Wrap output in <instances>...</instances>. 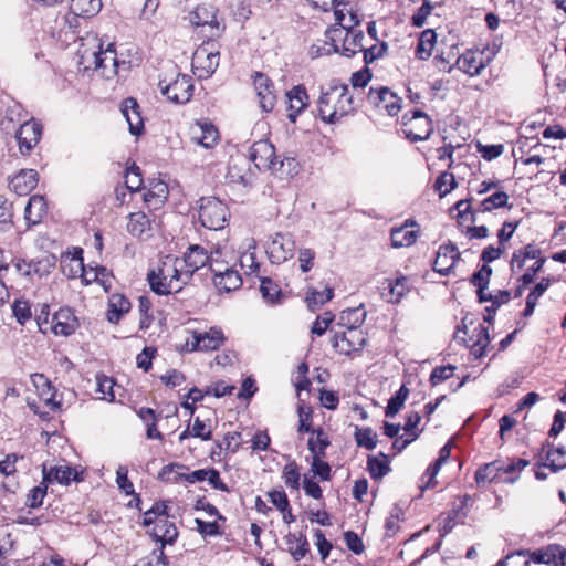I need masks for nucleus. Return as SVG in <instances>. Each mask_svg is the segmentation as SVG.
<instances>
[{"instance_id":"obj_1","label":"nucleus","mask_w":566,"mask_h":566,"mask_svg":"<svg viewBox=\"0 0 566 566\" xmlns=\"http://www.w3.org/2000/svg\"><path fill=\"white\" fill-rule=\"evenodd\" d=\"M354 109L353 96L346 84L332 85L318 98V115L327 124L338 123Z\"/></svg>"},{"instance_id":"obj_2","label":"nucleus","mask_w":566,"mask_h":566,"mask_svg":"<svg viewBox=\"0 0 566 566\" xmlns=\"http://www.w3.org/2000/svg\"><path fill=\"white\" fill-rule=\"evenodd\" d=\"M198 220L209 230H221L230 217L227 205L216 197H202L197 201Z\"/></svg>"},{"instance_id":"obj_3","label":"nucleus","mask_w":566,"mask_h":566,"mask_svg":"<svg viewBox=\"0 0 566 566\" xmlns=\"http://www.w3.org/2000/svg\"><path fill=\"white\" fill-rule=\"evenodd\" d=\"M401 124L406 137L413 143L428 139L433 132L431 118L420 109L405 113Z\"/></svg>"},{"instance_id":"obj_4","label":"nucleus","mask_w":566,"mask_h":566,"mask_svg":"<svg viewBox=\"0 0 566 566\" xmlns=\"http://www.w3.org/2000/svg\"><path fill=\"white\" fill-rule=\"evenodd\" d=\"M159 87L163 95L176 104L189 102L193 93L192 78L186 74H178L177 77L169 83L160 81Z\"/></svg>"},{"instance_id":"obj_5","label":"nucleus","mask_w":566,"mask_h":566,"mask_svg":"<svg viewBox=\"0 0 566 566\" xmlns=\"http://www.w3.org/2000/svg\"><path fill=\"white\" fill-rule=\"evenodd\" d=\"M213 46V43L207 42L201 44L193 53L192 67L197 71L199 77L211 76L219 65L220 54Z\"/></svg>"},{"instance_id":"obj_6","label":"nucleus","mask_w":566,"mask_h":566,"mask_svg":"<svg viewBox=\"0 0 566 566\" xmlns=\"http://www.w3.org/2000/svg\"><path fill=\"white\" fill-rule=\"evenodd\" d=\"M249 159L259 170L276 172L277 157L274 146L266 139H260L250 147Z\"/></svg>"},{"instance_id":"obj_7","label":"nucleus","mask_w":566,"mask_h":566,"mask_svg":"<svg viewBox=\"0 0 566 566\" xmlns=\"http://www.w3.org/2000/svg\"><path fill=\"white\" fill-rule=\"evenodd\" d=\"M295 241L290 233H275L266 247L271 263L281 264L293 258Z\"/></svg>"},{"instance_id":"obj_8","label":"nucleus","mask_w":566,"mask_h":566,"mask_svg":"<svg viewBox=\"0 0 566 566\" xmlns=\"http://www.w3.org/2000/svg\"><path fill=\"white\" fill-rule=\"evenodd\" d=\"M366 342V336L359 328H346L343 332H335L332 339L333 347L344 355L361 350Z\"/></svg>"},{"instance_id":"obj_9","label":"nucleus","mask_w":566,"mask_h":566,"mask_svg":"<svg viewBox=\"0 0 566 566\" xmlns=\"http://www.w3.org/2000/svg\"><path fill=\"white\" fill-rule=\"evenodd\" d=\"M214 262L216 263L213 264L212 269V280L218 291L229 293L240 289L243 280L239 271L235 269L237 265L226 268L224 264L217 262L216 260Z\"/></svg>"},{"instance_id":"obj_10","label":"nucleus","mask_w":566,"mask_h":566,"mask_svg":"<svg viewBox=\"0 0 566 566\" xmlns=\"http://www.w3.org/2000/svg\"><path fill=\"white\" fill-rule=\"evenodd\" d=\"M149 534L154 541L160 543L158 558L161 559L165 565H167L168 560L164 554V548L166 545H172L177 541L179 532L176 524L169 518L160 517L159 521L156 522V525L153 526Z\"/></svg>"},{"instance_id":"obj_11","label":"nucleus","mask_w":566,"mask_h":566,"mask_svg":"<svg viewBox=\"0 0 566 566\" xmlns=\"http://www.w3.org/2000/svg\"><path fill=\"white\" fill-rule=\"evenodd\" d=\"M21 154H29L40 142L42 126L34 119L24 120L14 132Z\"/></svg>"},{"instance_id":"obj_12","label":"nucleus","mask_w":566,"mask_h":566,"mask_svg":"<svg viewBox=\"0 0 566 566\" xmlns=\"http://www.w3.org/2000/svg\"><path fill=\"white\" fill-rule=\"evenodd\" d=\"M528 560L535 564H545L548 566L566 565V548L558 544H549L545 547L530 551L526 553Z\"/></svg>"},{"instance_id":"obj_13","label":"nucleus","mask_w":566,"mask_h":566,"mask_svg":"<svg viewBox=\"0 0 566 566\" xmlns=\"http://www.w3.org/2000/svg\"><path fill=\"white\" fill-rule=\"evenodd\" d=\"M460 258L461 253L459 252L458 247L453 242L449 241L439 248L432 269L434 272L447 276L451 273Z\"/></svg>"},{"instance_id":"obj_14","label":"nucleus","mask_w":566,"mask_h":566,"mask_svg":"<svg viewBox=\"0 0 566 566\" xmlns=\"http://www.w3.org/2000/svg\"><path fill=\"white\" fill-rule=\"evenodd\" d=\"M368 101L374 106H380L382 104L390 116L397 115L401 109V97L386 86L379 88L371 87L368 92Z\"/></svg>"},{"instance_id":"obj_15","label":"nucleus","mask_w":566,"mask_h":566,"mask_svg":"<svg viewBox=\"0 0 566 566\" xmlns=\"http://www.w3.org/2000/svg\"><path fill=\"white\" fill-rule=\"evenodd\" d=\"M221 329L212 327L209 332L195 333L191 340H187V346L191 352L195 350H217L224 342Z\"/></svg>"},{"instance_id":"obj_16","label":"nucleus","mask_w":566,"mask_h":566,"mask_svg":"<svg viewBox=\"0 0 566 566\" xmlns=\"http://www.w3.org/2000/svg\"><path fill=\"white\" fill-rule=\"evenodd\" d=\"M253 83L262 111L266 113L271 112L276 104V95L272 81L265 74L255 72Z\"/></svg>"},{"instance_id":"obj_17","label":"nucleus","mask_w":566,"mask_h":566,"mask_svg":"<svg viewBox=\"0 0 566 566\" xmlns=\"http://www.w3.org/2000/svg\"><path fill=\"white\" fill-rule=\"evenodd\" d=\"M287 118L295 123L298 115L307 107L310 98L303 85H296L286 92Z\"/></svg>"},{"instance_id":"obj_18","label":"nucleus","mask_w":566,"mask_h":566,"mask_svg":"<svg viewBox=\"0 0 566 566\" xmlns=\"http://www.w3.org/2000/svg\"><path fill=\"white\" fill-rule=\"evenodd\" d=\"M44 482L53 483L57 482L63 485H69L72 481H82V472H78L75 468L70 465H55L50 469L43 467L42 470Z\"/></svg>"},{"instance_id":"obj_19","label":"nucleus","mask_w":566,"mask_h":566,"mask_svg":"<svg viewBox=\"0 0 566 566\" xmlns=\"http://www.w3.org/2000/svg\"><path fill=\"white\" fill-rule=\"evenodd\" d=\"M170 275V268L167 262L163 263V266L158 269V272L151 270L147 274V280L153 292L158 295H168L177 293V286L169 283L168 276Z\"/></svg>"},{"instance_id":"obj_20","label":"nucleus","mask_w":566,"mask_h":566,"mask_svg":"<svg viewBox=\"0 0 566 566\" xmlns=\"http://www.w3.org/2000/svg\"><path fill=\"white\" fill-rule=\"evenodd\" d=\"M120 112L128 123L130 134L140 135L144 132V118L137 101L134 97L125 98L120 104Z\"/></svg>"},{"instance_id":"obj_21","label":"nucleus","mask_w":566,"mask_h":566,"mask_svg":"<svg viewBox=\"0 0 566 566\" xmlns=\"http://www.w3.org/2000/svg\"><path fill=\"white\" fill-rule=\"evenodd\" d=\"M77 326V318L69 307L60 308L52 317L51 329L55 335L70 336Z\"/></svg>"},{"instance_id":"obj_22","label":"nucleus","mask_w":566,"mask_h":566,"mask_svg":"<svg viewBox=\"0 0 566 566\" xmlns=\"http://www.w3.org/2000/svg\"><path fill=\"white\" fill-rule=\"evenodd\" d=\"M24 120H28V115L22 105L12 101L6 107L4 114L0 120V127L6 134H11L14 133Z\"/></svg>"},{"instance_id":"obj_23","label":"nucleus","mask_w":566,"mask_h":566,"mask_svg":"<svg viewBox=\"0 0 566 566\" xmlns=\"http://www.w3.org/2000/svg\"><path fill=\"white\" fill-rule=\"evenodd\" d=\"M180 262L192 276L196 271L208 265L209 252L199 244H191L182 259H180Z\"/></svg>"},{"instance_id":"obj_24","label":"nucleus","mask_w":566,"mask_h":566,"mask_svg":"<svg viewBox=\"0 0 566 566\" xmlns=\"http://www.w3.org/2000/svg\"><path fill=\"white\" fill-rule=\"evenodd\" d=\"M450 453L451 444L450 442H448L440 449L438 459L428 467V469L421 476L419 484V489L421 490V492L426 491L427 489L433 488L437 484L436 476L440 471L441 465L449 459Z\"/></svg>"},{"instance_id":"obj_25","label":"nucleus","mask_w":566,"mask_h":566,"mask_svg":"<svg viewBox=\"0 0 566 566\" xmlns=\"http://www.w3.org/2000/svg\"><path fill=\"white\" fill-rule=\"evenodd\" d=\"M455 66L470 76H476L485 67L483 53L468 50L457 59Z\"/></svg>"},{"instance_id":"obj_26","label":"nucleus","mask_w":566,"mask_h":566,"mask_svg":"<svg viewBox=\"0 0 566 566\" xmlns=\"http://www.w3.org/2000/svg\"><path fill=\"white\" fill-rule=\"evenodd\" d=\"M168 193L169 190L166 182L159 179H151L149 180V186L143 196L144 202L148 208L156 210L165 203Z\"/></svg>"},{"instance_id":"obj_27","label":"nucleus","mask_w":566,"mask_h":566,"mask_svg":"<svg viewBox=\"0 0 566 566\" xmlns=\"http://www.w3.org/2000/svg\"><path fill=\"white\" fill-rule=\"evenodd\" d=\"M38 185V172L33 169H23L9 182V188L19 196H25Z\"/></svg>"},{"instance_id":"obj_28","label":"nucleus","mask_w":566,"mask_h":566,"mask_svg":"<svg viewBox=\"0 0 566 566\" xmlns=\"http://www.w3.org/2000/svg\"><path fill=\"white\" fill-rule=\"evenodd\" d=\"M249 164L245 158L233 159L228 167L227 178L230 182L239 184L244 187L252 185L253 174L249 170Z\"/></svg>"},{"instance_id":"obj_29","label":"nucleus","mask_w":566,"mask_h":566,"mask_svg":"<svg viewBox=\"0 0 566 566\" xmlns=\"http://www.w3.org/2000/svg\"><path fill=\"white\" fill-rule=\"evenodd\" d=\"M217 12V8L212 4H199L190 13V22L196 27L210 25L219 28Z\"/></svg>"},{"instance_id":"obj_30","label":"nucleus","mask_w":566,"mask_h":566,"mask_svg":"<svg viewBox=\"0 0 566 566\" xmlns=\"http://www.w3.org/2000/svg\"><path fill=\"white\" fill-rule=\"evenodd\" d=\"M130 311V302L124 295L114 293L108 298L107 321L112 324H117L122 316Z\"/></svg>"},{"instance_id":"obj_31","label":"nucleus","mask_w":566,"mask_h":566,"mask_svg":"<svg viewBox=\"0 0 566 566\" xmlns=\"http://www.w3.org/2000/svg\"><path fill=\"white\" fill-rule=\"evenodd\" d=\"M410 226H417L416 221H406L402 227L391 230L390 239L394 248L410 247L416 242L418 231L409 229Z\"/></svg>"},{"instance_id":"obj_32","label":"nucleus","mask_w":566,"mask_h":566,"mask_svg":"<svg viewBox=\"0 0 566 566\" xmlns=\"http://www.w3.org/2000/svg\"><path fill=\"white\" fill-rule=\"evenodd\" d=\"M99 57L104 60V63L97 67V71H102L103 76L111 77L117 74L118 60L116 56L114 43H108L106 49H103V44L98 43Z\"/></svg>"},{"instance_id":"obj_33","label":"nucleus","mask_w":566,"mask_h":566,"mask_svg":"<svg viewBox=\"0 0 566 566\" xmlns=\"http://www.w3.org/2000/svg\"><path fill=\"white\" fill-rule=\"evenodd\" d=\"M284 542L287 546V552L295 562L303 559L310 552L308 541L303 534L289 533L284 536Z\"/></svg>"},{"instance_id":"obj_34","label":"nucleus","mask_w":566,"mask_h":566,"mask_svg":"<svg viewBox=\"0 0 566 566\" xmlns=\"http://www.w3.org/2000/svg\"><path fill=\"white\" fill-rule=\"evenodd\" d=\"M367 312L363 304L346 308L339 314L338 325L345 328H359L364 324Z\"/></svg>"},{"instance_id":"obj_35","label":"nucleus","mask_w":566,"mask_h":566,"mask_svg":"<svg viewBox=\"0 0 566 566\" xmlns=\"http://www.w3.org/2000/svg\"><path fill=\"white\" fill-rule=\"evenodd\" d=\"M340 53L347 57L354 56L357 52H363V40L365 38L361 30L344 31Z\"/></svg>"},{"instance_id":"obj_36","label":"nucleus","mask_w":566,"mask_h":566,"mask_svg":"<svg viewBox=\"0 0 566 566\" xmlns=\"http://www.w3.org/2000/svg\"><path fill=\"white\" fill-rule=\"evenodd\" d=\"M32 381L38 389H40V396L44 400L45 405L51 408V410H56L60 408V403L55 401V389L51 385V381L43 374H34L32 376Z\"/></svg>"},{"instance_id":"obj_37","label":"nucleus","mask_w":566,"mask_h":566,"mask_svg":"<svg viewBox=\"0 0 566 566\" xmlns=\"http://www.w3.org/2000/svg\"><path fill=\"white\" fill-rule=\"evenodd\" d=\"M539 256V248L533 243H528L525 247L517 249L513 252L510 262V270L512 273L521 271L526 260H533V258Z\"/></svg>"},{"instance_id":"obj_38","label":"nucleus","mask_w":566,"mask_h":566,"mask_svg":"<svg viewBox=\"0 0 566 566\" xmlns=\"http://www.w3.org/2000/svg\"><path fill=\"white\" fill-rule=\"evenodd\" d=\"M199 133H195L192 139L196 140L197 144L203 146L209 149L217 145L220 136L218 128L211 123H198Z\"/></svg>"},{"instance_id":"obj_39","label":"nucleus","mask_w":566,"mask_h":566,"mask_svg":"<svg viewBox=\"0 0 566 566\" xmlns=\"http://www.w3.org/2000/svg\"><path fill=\"white\" fill-rule=\"evenodd\" d=\"M217 262H220L226 265V268H230L232 265H237V255L232 249H228V247L217 244L214 245L211 251L209 252V269L212 272L213 264Z\"/></svg>"},{"instance_id":"obj_40","label":"nucleus","mask_w":566,"mask_h":566,"mask_svg":"<svg viewBox=\"0 0 566 566\" xmlns=\"http://www.w3.org/2000/svg\"><path fill=\"white\" fill-rule=\"evenodd\" d=\"M46 213V201L43 196L34 195L32 196L24 209L25 219L35 224L41 221V219Z\"/></svg>"},{"instance_id":"obj_41","label":"nucleus","mask_w":566,"mask_h":566,"mask_svg":"<svg viewBox=\"0 0 566 566\" xmlns=\"http://www.w3.org/2000/svg\"><path fill=\"white\" fill-rule=\"evenodd\" d=\"M150 229L151 221L145 212H132L128 216L127 231L132 235L142 238L146 232L150 231Z\"/></svg>"},{"instance_id":"obj_42","label":"nucleus","mask_w":566,"mask_h":566,"mask_svg":"<svg viewBox=\"0 0 566 566\" xmlns=\"http://www.w3.org/2000/svg\"><path fill=\"white\" fill-rule=\"evenodd\" d=\"M367 470L370 476L375 480L387 475L390 471L389 459L387 454L379 452V455H368Z\"/></svg>"},{"instance_id":"obj_43","label":"nucleus","mask_w":566,"mask_h":566,"mask_svg":"<svg viewBox=\"0 0 566 566\" xmlns=\"http://www.w3.org/2000/svg\"><path fill=\"white\" fill-rule=\"evenodd\" d=\"M97 41L95 40V43L92 48H87L83 45V49L78 51L80 54V61L78 64L83 66V69L86 70H96L104 63V60L99 57V49H97Z\"/></svg>"},{"instance_id":"obj_44","label":"nucleus","mask_w":566,"mask_h":566,"mask_svg":"<svg viewBox=\"0 0 566 566\" xmlns=\"http://www.w3.org/2000/svg\"><path fill=\"white\" fill-rule=\"evenodd\" d=\"M551 279L543 277L528 293L526 297V305L523 311L524 317H530L533 315L534 310L536 307L538 298L547 291L551 286Z\"/></svg>"},{"instance_id":"obj_45","label":"nucleus","mask_w":566,"mask_h":566,"mask_svg":"<svg viewBox=\"0 0 566 566\" xmlns=\"http://www.w3.org/2000/svg\"><path fill=\"white\" fill-rule=\"evenodd\" d=\"M101 9V0H71L70 4V10L77 17H94Z\"/></svg>"},{"instance_id":"obj_46","label":"nucleus","mask_w":566,"mask_h":566,"mask_svg":"<svg viewBox=\"0 0 566 566\" xmlns=\"http://www.w3.org/2000/svg\"><path fill=\"white\" fill-rule=\"evenodd\" d=\"M172 261V265H169L170 275L168 276V282L175 284L174 286H177V292H179L181 291L182 286L191 280L192 276L181 264L180 259L175 258Z\"/></svg>"},{"instance_id":"obj_47","label":"nucleus","mask_w":566,"mask_h":566,"mask_svg":"<svg viewBox=\"0 0 566 566\" xmlns=\"http://www.w3.org/2000/svg\"><path fill=\"white\" fill-rule=\"evenodd\" d=\"M501 468H503L501 460H496L480 467L474 475L475 482L478 484L493 482L495 479H497Z\"/></svg>"},{"instance_id":"obj_48","label":"nucleus","mask_w":566,"mask_h":566,"mask_svg":"<svg viewBox=\"0 0 566 566\" xmlns=\"http://www.w3.org/2000/svg\"><path fill=\"white\" fill-rule=\"evenodd\" d=\"M334 297V289L325 287L324 291L319 292L315 289L308 290L306 294V303L311 311L319 308L322 305L327 303Z\"/></svg>"},{"instance_id":"obj_49","label":"nucleus","mask_w":566,"mask_h":566,"mask_svg":"<svg viewBox=\"0 0 566 566\" xmlns=\"http://www.w3.org/2000/svg\"><path fill=\"white\" fill-rule=\"evenodd\" d=\"M436 39L437 34L432 29L421 32L416 50V54L420 60H426L431 55Z\"/></svg>"},{"instance_id":"obj_50","label":"nucleus","mask_w":566,"mask_h":566,"mask_svg":"<svg viewBox=\"0 0 566 566\" xmlns=\"http://www.w3.org/2000/svg\"><path fill=\"white\" fill-rule=\"evenodd\" d=\"M282 479L287 488L292 490L300 489L301 472L300 465L295 460H289L282 470Z\"/></svg>"},{"instance_id":"obj_51","label":"nucleus","mask_w":566,"mask_h":566,"mask_svg":"<svg viewBox=\"0 0 566 566\" xmlns=\"http://www.w3.org/2000/svg\"><path fill=\"white\" fill-rule=\"evenodd\" d=\"M354 437L358 447L374 450L377 446V433L370 427L359 428L356 426Z\"/></svg>"},{"instance_id":"obj_52","label":"nucleus","mask_w":566,"mask_h":566,"mask_svg":"<svg viewBox=\"0 0 566 566\" xmlns=\"http://www.w3.org/2000/svg\"><path fill=\"white\" fill-rule=\"evenodd\" d=\"M409 395V389L402 385L399 390L389 399L385 409V415L388 418L395 417L402 408Z\"/></svg>"},{"instance_id":"obj_53","label":"nucleus","mask_w":566,"mask_h":566,"mask_svg":"<svg viewBox=\"0 0 566 566\" xmlns=\"http://www.w3.org/2000/svg\"><path fill=\"white\" fill-rule=\"evenodd\" d=\"M190 428L193 438H198L202 441L212 439V424L209 418L201 419L199 416L196 417Z\"/></svg>"},{"instance_id":"obj_54","label":"nucleus","mask_w":566,"mask_h":566,"mask_svg":"<svg viewBox=\"0 0 566 566\" xmlns=\"http://www.w3.org/2000/svg\"><path fill=\"white\" fill-rule=\"evenodd\" d=\"M511 300V293L507 290H500L496 294H494L493 300H491V305L485 307L484 321L489 324H492L494 321V316L499 307L503 304H506Z\"/></svg>"},{"instance_id":"obj_55","label":"nucleus","mask_w":566,"mask_h":566,"mask_svg":"<svg viewBox=\"0 0 566 566\" xmlns=\"http://www.w3.org/2000/svg\"><path fill=\"white\" fill-rule=\"evenodd\" d=\"M545 468H549L553 472H557L566 467V450L564 448L549 449L546 453Z\"/></svg>"},{"instance_id":"obj_56","label":"nucleus","mask_w":566,"mask_h":566,"mask_svg":"<svg viewBox=\"0 0 566 566\" xmlns=\"http://www.w3.org/2000/svg\"><path fill=\"white\" fill-rule=\"evenodd\" d=\"M509 205V196L504 191H496L480 202V211L489 212L493 209L503 208Z\"/></svg>"},{"instance_id":"obj_57","label":"nucleus","mask_w":566,"mask_h":566,"mask_svg":"<svg viewBox=\"0 0 566 566\" xmlns=\"http://www.w3.org/2000/svg\"><path fill=\"white\" fill-rule=\"evenodd\" d=\"M260 292L262 297L269 303L279 302L282 296L281 287L270 277H263L261 280Z\"/></svg>"},{"instance_id":"obj_58","label":"nucleus","mask_w":566,"mask_h":566,"mask_svg":"<svg viewBox=\"0 0 566 566\" xmlns=\"http://www.w3.org/2000/svg\"><path fill=\"white\" fill-rule=\"evenodd\" d=\"M475 331H478L476 339L470 346L474 357L480 358L485 354V348L490 344V335L483 325H479Z\"/></svg>"},{"instance_id":"obj_59","label":"nucleus","mask_w":566,"mask_h":566,"mask_svg":"<svg viewBox=\"0 0 566 566\" xmlns=\"http://www.w3.org/2000/svg\"><path fill=\"white\" fill-rule=\"evenodd\" d=\"M48 493V482H44V480H42V482L32 488L28 495H27V500H25V505L30 509H38L40 507L42 504H43V500L45 497Z\"/></svg>"},{"instance_id":"obj_60","label":"nucleus","mask_w":566,"mask_h":566,"mask_svg":"<svg viewBox=\"0 0 566 566\" xmlns=\"http://www.w3.org/2000/svg\"><path fill=\"white\" fill-rule=\"evenodd\" d=\"M349 22V24L342 25V28L333 27L326 31V36L332 41L335 52H339L336 42L342 39L344 31H352L353 28L359 23L355 13L350 14Z\"/></svg>"},{"instance_id":"obj_61","label":"nucleus","mask_w":566,"mask_h":566,"mask_svg":"<svg viewBox=\"0 0 566 566\" xmlns=\"http://www.w3.org/2000/svg\"><path fill=\"white\" fill-rule=\"evenodd\" d=\"M433 187L439 192L440 198H443L457 187L453 174L448 171L441 172L436 179Z\"/></svg>"},{"instance_id":"obj_62","label":"nucleus","mask_w":566,"mask_h":566,"mask_svg":"<svg viewBox=\"0 0 566 566\" xmlns=\"http://www.w3.org/2000/svg\"><path fill=\"white\" fill-rule=\"evenodd\" d=\"M389 302H398L408 291V279L399 276L395 280H388Z\"/></svg>"},{"instance_id":"obj_63","label":"nucleus","mask_w":566,"mask_h":566,"mask_svg":"<svg viewBox=\"0 0 566 566\" xmlns=\"http://www.w3.org/2000/svg\"><path fill=\"white\" fill-rule=\"evenodd\" d=\"M237 264H239L240 269L244 271V274L251 275L259 272L260 264L256 261V256L254 252H243L238 258Z\"/></svg>"},{"instance_id":"obj_64","label":"nucleus","mask_w":566,"mask_h":566,"mask_svg":"<svg viewBox=\"0 0 566 566\" xmlns=\"http://www.w3.org/2000/svg\"><path fill=\"white\" fill-rule=\"evenodd\" d=\"M526 553H530V549L510 553L505 558L500 559L496 566H528L530 560L525 558Z\"/></svg>"}]
</instances>
